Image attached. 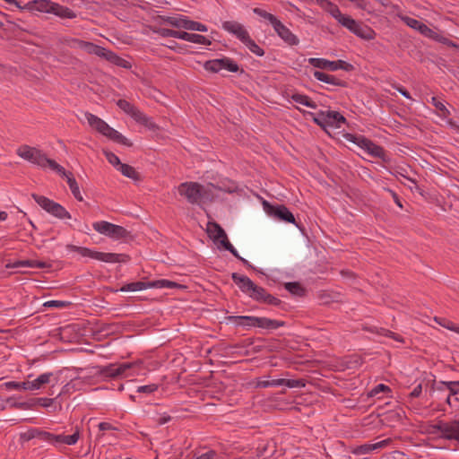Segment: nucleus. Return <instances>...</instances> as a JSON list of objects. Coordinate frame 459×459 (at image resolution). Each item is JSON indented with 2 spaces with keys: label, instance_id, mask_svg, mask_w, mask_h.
Listing matches in <instances>:
<instances>
[{
  "label": "nucleus",
  "instance_id": "obj_1",
  "mask_svg": "<svg viewBox=\"0 0 459 459\" xmlns=\"http://www.w3.org/2000/svg\"><path fill=\"white\" fill-rule=\"evenodd\" d=\"M316 4L327 12L338 23L363 39H373L375 32L368 26H363L349 15L342 14L339 7L329 0H316Z\"/></svg>",
  "mask_w": 459,
  "mask_h": 459
},
{
  "label": "nucleus",
  "instance_id": "obj_2",
  "mask_svg": "<svg viewBox=\"0 0 459 459\" xmlns=\"http://www.w3.org/2000/svg\"><path fill=\"white\" fill-rule=\"evenodd\" d=\"M217 189L232 193L235 191V186H232L227 188H222L221 186H216L213 184H207L204 186L196 182H184L178 187L179 195L184 196L187 202L192 204H199L202 200H212L213 190Z\"/></svg>",
  "mask_w": 459,
  "mask_h": 459
},
{
  "label": "nucleus",
  "instance_id": "obj_3",
  "mask_svg": "<svg viewBox=\"0 0 459 459\" xmlns=\"http://www.w3.org/2000/svg\"><path fill=\"white\" fill-rule=\"evenodd\" d=\"M231 278L239 290L253 300L269 305L280 303L277 298L269 294L263 287L255 284L247 276L233 273Z\"/></svg>",
  "mask_w": 459,
  "mask_h": 459
},
{
  "label": "nucleus",
  "instance_id": "obj_4",
  "mask_svg": "<svg viewBox=\"0 0 459 459\" xmlns=\"http://www.w3.org/2000/svg\"><path fill=\"white\" fill-rule=\"evenodd\" d=\"M16 154L24 160L41 169L48 167L56 173H64L63 166L59 165L54 160L48 159L47 155L38 148L23 144L16 150Z\"/></svg>",
  "mask_w": 459,
  "mask_h": 459
},
{
  "label": "nucleus",
  "instance_id": "obj_5",
  "mask_svg": "<svg viewBox=\"0 0 459 459\" xmlns=\"http://www.w3.org/2000/svg\"><path fill=\"white\" fill-rule=\"evenodd\" d=\"M84 117L88 124L101 134L120 144L126 146L132 145V143L126 137H125L116 129L109 126L104 120H102L99 117L88 112L84 114Z\"/></svg>",
  "mask_w": 459,
  "mask_h": 459
},
{
  "label": "nucleus",
  "instance_id": "obj_6",
  "mask_svg": "<svg viewBox=\"0 0 459 459\" xmlns=\"http://www.w3.org/2000/svg\"><path fill=\"white\" fill-rule=\"evenodd\" d=\"M207 233L209 237L214 242H220L221 245L229 252H230L237 259L241 261L244 265L248 268L255 269L254 266L245 258L240 256L237 249L233 247V245L229 241L227 234L225 230L217 223V222H208L207 223Z\"/></svg>",
  "mask_w": 459,
  "mask_h": 459
},
{
  "label": "nucleus",
  "instance_id": "obj_7",
  "mask_svg": "<svg viewBox=\"0 0 459 459\" xmlns=\"http://www.w3.org/2000/svg\"><path fill=\"white\" fill-rule=\"evenodd\" d=\"M66 249L70 252H77L83 257H90L105 263H121L125 261L124 258L126 257V255L122 254L98 252L87 247H77L74 245H67Z\"/></svg>",
  "mask_w": 459,
  "mask_h": 459
},
{
  "label": "nucleus",
  "instance_id": "obj_8",
  "mask_svg": "<svg viewBox=\"0 0 459 459\" xmlns=\"http://www.w3.org/2000/svg\"><path fill=\"white\" fill-rule=\"evenodd\" d=\"M31 196L35 200V202L44 211H46L48 213L51 214L52 216L59 219V220H65V219L72 218L70 212L60 204L56 203L53 200H51L44 195L32 194Z\"/></svg>",
  "mask_w": 459,
  "mask_h": 459
},
{
  "label": "nucleus",
  "instance_id": "obj_9",
  "mask_svg": "<svg viewBox=\"0 0 459 459\" xmlns=\"http://www.w3.org/2000/svg\"><path fill=\"white\" fill-rule=\"evenodd\" d=\"M117 105L126 115L131 117L136 123L143 125L152 130L156 128V125L153 120L129 101L126 100H118Z\"/></svg>",
  "mask_w": 459,
  "mask_h": 459
},
{
  "label": "nucleus",
  "instance_id": "obj_10",
  "mask_svg": "<svg viewBox=\"0 0 459 459\" xmlns=\"http://www.w3.org/2000/svg\"><path fill=\"white\" fill-rule=\"evenodd\" d=\"M344 138L359 148L365 150L368 154L376 158H383L385 154L384 149L374 143L371 140L360 134H346Z\"/></svg>",
  "mask_w": 459,
  "mask_h": 459
},
{
  "label": "nucleus",
  "instance_id": "obj_11",
  "mask_svg": "<svg viewBox=\"0 0 459 459\" xmlns=\"http://www.w3.org/2000/svg\"><path fill=\"white\" fill-rule=\"evenodd\" d=\"M157 32L164 38L171 37L199 45L209 46L212 43L211 39H207L205 36L195 33H189L186 31L160 28Z\"/></svg>",
  "mask_w": 459,
  "mask_h": 459
},
{
  "label": "nucleus",
  "instance_id": "obj_12",
  "mask_svg": "<svg viewBox=\"0 0 459 459\" xmlns=\"http://www.w3.org/2000/svg\"><path fill=\"white\" fill-rule=\"evenodd\" d=\"M313 121L322 127L341 128L346 122V118L338 111H320Z\"/></svg>",
  "mask_w": 459,
  "mask_h": 459
},
{
  "label": "nucleus",
  "instance_id": "obj_13",
  "mask_svg": "<svg viewBox=\"0 0 459 459\" xmlns=\"http://www.w3.org/2000/svg\"><path fill=\"white\" fill-rule=\"evenodd\" d=\"M94 230L113 239H121L126 237L127 230L119 225L106 221H96L92 224Z\"/></svg>",
  "mask_w": 459,
  "mask_h": 459
},
{
  "label": "nucleus",
  "instance_id": "obj_14",
  "mask_svg": "<svg viewBox=\"0 0 459 459\" xmlns=\"http://www.w3.org/2000/svg\"><path fill=\"white\" fill-rule=\"evenodd\" d=\"M431 433L438 437L459 441V421L439 422L431 427Z\"/></svg>",
  "mask_w": 459,
  "mask_h": 459
},
{
  "label": "nucleus",
  "instance_id": "obj_15",
  "mask_svg": "<svg viewBox=\"0 0 459 459\" xmlns=\"http://www.w3.org/2000/svg\"><path fill=\"white\" fill-rule=\"evenodd\" d=\"M263 205L265 212L269 216L288 223H293L297 225L294 215L285 205H272L266 201L263 203Z\"/></svg>",
  "mask_w": 459,
  "mask_h": 459
},
{
  "label": "nucleus",
  "instance_id": "obj_16",
  "mask_svg": "<svg viewBox=\"0 0 459 459\" xmlns=\"http://www.w3.org/2000/svg\"><path fill=\"white\" fill-rule=\"evenodd\" d=\"M308 63L314 67L326 69L329 71L344 70L350 71L352 65L343 60L330 61L325 58L310 57Z\"/></svg>",
  "mask_w": 459,
  "mask_h": 459
},
{
  "label": "nucleus",
  "instance_id": "obj_17",
  "mask_svg": "<svg viewBox=\"0 0 459 459\" xmlns=\"http://www.w3.org/2000/svg\"><path fill=\"white\" fill-rule=\"evenodd\" d=\"M81 437V430L76 426L71 435L65 433L56 434L55 447L61 450L65 446H74Z\"/></svg>",
  "mask_w": 459,
  "mask_h": 459
},
{
  "label": "nucleus",
  "instance_id": "obj_18",
  "mask_svg": "<svg viewBox=\"0 0 459 459\" xmlns=\"http://www.w3.org/2000/svg\"><path fill=\"white\" fill-rule=\"evenodd\" d=\"M277 35L289 46H297L299 43L298 37L293 34L280 20L273 26Z\"/></svg>",
  "mask_w": 459,
  "mask_h": 459
},
{
  "label": "nucleus",
  "instance_id": "obj_19",
  "mask_svg": "<svg viewBox=\"0 0 459 459\" xmlns=\"http://www.w3.org/2000/svg\"><path fill=\"white\" fill-rule=\"evenodd\" d=\"M222 29L228 31L229 33L234 35L236 38H238L242 43L247 39V38L249 36L247 30L245 29V27L234 21H227L222 23Z\"/></svg>",
  "mask_w": 459,
  "mask_h": 459
},
{
  "label": "nucleus",
  "instance_id": "obj_20",
  "mask_svg": "<svg viewBox=\"0 0 459 459\" xmlns=\"http://www.w3.org/2000/svg\"><path fill=\"white\" fill-rule=\"evenodd\" d=\"M455 381H441L438 383L437 389H443L445 387L449 391V394L446 398V403L450 406L459 407V386H454Z\"/></svg>",
  "mask_w": 459,
  "mask_h": 459
},
{
  "label": "nucleus",
  "instance_id": "obj_21",
  "mask_svg": "<svg viewBox=\"0 0 459 459\" xmlns=\"http://www.w3.org/2000/svg\"><path fill=\"white\" fill-rule=\"evenodd\" d=\"M58 376L53 372H45L38 376L34 380L30 381L31 391L39 390L43 385L53 383L55 385L58 382Z\"/></svg>",
  "mask_w": 459,
  "mask_h": 459
},
{
  "label": "nucleus",
  "instance_id": "obj_22",
  "mask_svg": "<svg viewBox=\"0 0 459 459\" xmlns=\"http://www.w3.org/2000/svg\"><path fill=\"white\" fill-rule=\"evenodd\" d=\"M390 442L391 440L389 438H386L376 443L364 444L356 447L354 450V454L359 455H366L374 450L385 447Z\"/></svg>",
  "mask_w": 459,
  "mask_h": 459
},
{
  "label": "nucleus",
  "instance_id": "obj_23",
  "mask_svg": "<svg viewBox=\"0 0 459 459\" xmlns=\"http://www.w3.org/2000/svg\"><path fill=\"white\" fill-rule=\"evenodd\" d=\"M130 363H123L120 365H109L103 368L100 373L107 377H116L118 376L125 375L126 370L132 368Z\"/></svg>",
  "mask_w": 459,
  "mask_h": 459
},
{
  "label": "nucleus",
  "instance_id": "obj_24",
  "mask_svg": "<svg viewBox=\"0 0 459 459\" xmlns=\"http://www.w3.org/2000/svg\"><path fill=\"white\" fill-rule=\"evenodd\" d=\"M249 320L255 322L254 327L262 329H277L284 325V322L282 321L270 319L267 317L255 316V318H251Z\"/></svg>",
  "mask_w": 459,
  "mask_h": 459
},
{
  "label": "nucleus",
  "instance_id": "obj_25",
  "mask_svg": "<svg viewBox=\"0 0 459 459\" xmlns=\"http://www.w3.org/2000/svg\"><path fill=\"white\" fill-rule=\"evenodd\" d=\"M54 3L50 0H32L27 4V7L32 11L51 13Z\"/></svg>",
  "mask_w": 459,
  "mask_h": 459
},
{
  "label": "nucleus",
  "instance_id": "obj_26",
  "mask_svg": "<svg viewBox=\"0 0 459 459\" xmlns=\"http://www.w3.org/2000/svg\"><path fill=\"white\" fill-rule=\"evenodd\" d=\"M313 76L317 81L325 82L327 84L333 85V86H345V82L337 78L334 75L321 72V71H314Z\"/></svg>",
  "mask_w": 459,
  "mask_h": 459
},
{
  "label": "nucleus",
  "instance_id": "obj_27",
  "mask_svg": "<svg viewBox=\"0 0 459 459\" xmlns=\"http://www.w3.org/2000/svg\"><path fill=\"white\" fill-rule=\"evenodd\" d=\"M61 177L65 178L66 179V182L69 186V188L74 196L76 200L79 202H82L83 200V197L81 194L79 186L75 180V178L73 177L72 173L66 172V170L64 169V173H57Z\"/></svg>",
  "mask_w": 459,
  "mask_h": 459
},
{
  "label": "nucleus",
  "instance_id": "obj_28",
  "mask_svg": "<svg viewBox=\"0 0 459 459\" xmlns=\"http://www.w3.org/2000/svg\"><path fill=\"white\" fill-rule=\"evenodd\" d=\"M82 50L90 55H95L104 59L108 51V49L89 41H85Z\"/></svg>",
  "mask_w": 459,
  "mask_h": 459
},
{
  "label": "nucleus",
  "instance_id": "obj_29",
  "mask_svg": "<svg viewBox=\"0 0 459 459\" xmlns=\"http://www.w3.org/2000/svg\"><path fill=\"white\" fill-rule=\"evenodd\" d=\"M164 21L170 24L173 27L178 28V29H185L188 30V24L190 20L184 15H178V16H169L164 19Z\"/></svg>",
  "mask_w": 459,
  "mask_h": 459
},
{
  "label": "nucleus",
  "instance_id": "obj_30",
  "mask_svg": "<svg viewBox=\"0 0 459 459\" xmlns=\"http://www.w3.org/2000/svg\"><path fill=\"white\" fill-rule=\"evenodd\" d=\"M53 14L63 19L75 18V13L68 7L63 6L57 3H54L52 13Z\"/></svg>",
  "mask_w": 459,
  "mask_h": 459
},
{
  "label": "nucleus",
  "instance_id": "obj_31",
  "mask_svg": "<svg viewBox=\"0 0 459 459\" xmlns=\"http://www.w3.org/2000/svg\"><path fill=\"white\" fill-rule=\"evenodd\" d=\"M149 284H150V281H134V282H130V283H127V284H125L124 286H122L120 288V291H122V292H129V291L134 292V291L143 290L150 289Z\"/></svg>",
  "mask_w": 459,
  "mask_h": 459
},
{
  "label": "nucleus",
  "instance_id": "obj_32",
  "mask_svg": "<svg viewBox=\"0 0 459 459\" xmlns=\"http://www.w3.org/2000/svg\"><path fill=\"white\" fill-rule=\"evenodd\" d=\"M291 100L298 104L308 107L313 109L317 108L316 103L305 94H299V93L292 94Z\"/></svg>",
  "mask_w": 459,
  "mask_h": 459
},
{
  "label": "nucleus",
  "instance_id": "obj_33",
  "mask_svg": "<svg viewBox=\"0 0 459 459\" xmlns=\"http://www.w3.org/2000/svg\"><path fill=\"white\" fill-rule=\"evenodd\" d=\"M105 59L120 67L128 68L130 66L128 61L110 50L108 51Z\"/></svg>",
  "mask_w": 459,
  "mask_h": 459
},
{
  "label": "nucleus",
  "instance_id": "obj_34",
  "mask_svg": "<svg viewBox=\"0 0 459 459\" xmlns=\"http://www.w3.org/2000/svg\"><path fill=\"white\" fill-rule=\"evenodd\" d=\"M117 170L122 173L125 177L137 180L139 178V174L135 170V169L128 164L122 163L118 168Z\"/></svg>",
  "mask_w": 459,
  "mask_h": 459
},
{
  "label": "nucleus",
  "instance_id": "obj_35",
  "mask_svg": "<svg viewBox=\"0 0 459 459\" xmlns=\"http://www.w3.org/2000/svg\"><path fill=\"white\" fill-rule=\"evenodd\" d=\"M418 31L420 34H422L423 36H425V37H427L429 39H435V40H437V41H443V38L441 36H439V34L437 32H436L435 30L430 29L429 27H428L423 22L419 27V30Z\"/></svg>",
  "mask_w": 459,
  "mask_h": 459
},
{
  "label": "nucleus",
  "instance_id": "obj_36",
  "mask_svg": "<svg viewBox=\"0 0 459 459\" xmlns=\"http://www.w3.org/2000/svg\"><path fill=\"white\" fill-rule=\"evenodd\" d=\"M281 385H283L282 378L269 379L268 377H264L259 379L256 384V386L260 388L277 387Z\"/></svg>",
  "mask_w": 459,
  "mask_h": 459
},
{
  "label": "nucleus",
  "instance_id": "obj_37",
  "mask_svg": "<svg viewBox=\"0 0 459 459\" xmlns=\"http://www.w3.org/2000/svg\"><path fill=\"white\" fill-rule=\"evenodd\" d=\"M150 289H172L177 283L169 280L161 279L150 281Z\"/></svg>",
  "mask_w": 459,
  "mask_h": 459
},
{
  "label": "nucleus",
  "instance_id": "obj_38",
  "mask_svg": "<svg viewBox=\"0 0 459 459\" xmlns=\"http://www.w3.org/2000/svg\"><path fill=\"white\" fill-rule=\"evenodd\" d=\"M243 44L255 55L257 56H263L264 55V51L262 48H260L251 38L248 36L247 39L243 42Z\"/></svg>",
  "mask_w": 459,
  "mask_h": 459
},
{
  "label": "nucleus",
  "instance_id": "obj_39",
  "mask_svg": "<svg viewBox=\"0 0 459 459\" xmlns=\"http://www.w3.org/2000/svg\"><path fill=\"white\" fill-rule=\"evenodd\" d=\"M253 12H254V13L257 14L258 16L268 21L272 24L273 27L279 21L276 16H274L273 14H272L270 13H267L266 11H264L263 9L254 8Z\"/></svg>",
  "mask_w": 459,
  "mask_h": 459
},
{
  "label": "nucleus",
  "instance_id": "obj_40",
  "mask_svg": "<svg viewBox=\"0 0 459 459\" xmlns=\"http://www.w3.org/2000/svg\"><path fill=\"white\" fill-rule=\"evenodd\" d=\"M431 103L436 107L439 112V116L442 117H447L450 115L449 110L446 108L445 104L437 100L436 97L431 98Z\"/></svg>",
  "mask_w": 459,
  "mask_h": 459
},
{
  "label": "nucleus",
  "instance_id": "obj_41",
  "mask_svg": "<svg viewBox=\"0 0 459 459\" xmlns=\"http://www.w3.org/2000/svg\"><path fill=\"white\" fill-rule=\"evenodd\" d=\"M221 64H223V62L221 61V59L209 60L204 64V68L207 71L218 73L222 70Z\"/></svg>",
  "mask_w": 459,
  "mask_h": 459
},
{
  "label": "nucleus",
  "instance_id": "obj_42",
  "mask_svg": "<svg viewBox=\"0 0 459 459\" xmlns=\"http://www.w3.org/2000/svg\"><path fill=\"white\" fill-rule=\"evenodd\" d=\"M381 393L389 394L391 393V389L388 385H385L384 384H378L368 392V396L380 398L378 394Z\"/></svg>",
  "mask_w": 459,
  "mask_h": 459
},
{
  "label": "nucleus",
  "instance_id": "obj_43",
  "mask_svg": "<svg viewBox=\"0 0 459 459\" xmlns=\"http://www.w3.org/2000/svg\"><path fill=\"white\" fill-rule=\"evenodd\" d=\"M222 70H227L231 73H237L238 71V65L233 60L228 57L221 58Z\"/></svg>",
  "mask_w": 459,
  "mask_h": 459
},
{
  "label": "nucleus",
  "instance_id": "obj_44",
  "mask_svg": "<svg viewBox=\"0 0 459 459\" xmlns=\"http://www.w3.org/2000/svg\"><path fill=\"white\" fill-rule=\"evenodd\" d=\"M39 439L48 443L49 445L55 446L56 443V434L48 432V431H40L38 432Z\"/></svg>",
  "mask_w": 459,
  "mask_h": 459
},
{
  "label": "nucleus",
  "instance_id": "obj_45",
  "mask_svg": "<svg viewBox=\"0 0 459 459\" xmlns=\"http://www.w3.org/2000/svg\"><path fill=\"white\" fill-rule=\"evenodd\" d=\"M251 318H255V316H234L233 317L235 322L238 325H239L254 327L255 326V322L248 320V319H251Z\"/></svg>",
  "mask_w": 459,
  "mask_h": 459
},
{
  "label": "nucleus",
  "instance_id": "obj_46",
  "mask_svg": "<svg viewBox=\"0 0 459 459\" xmlns=\"http://www.w3.org/2000/svg\"><path fill=\"white\" fill-rule=\"evenodd\" d=\"M400 19L407 25L409 26L410 28L415 30H419V27L421 25V22L417 20V19H414V18H411V17H409V16H405V15H402L400 16Z\"/></svg>",
  "mask_w": 459,
  "mask_h": 459
},
{
  "label": "nucleus",
  "instance_id": "obj_47",
  "mask_svg": "<svg viewBox=\"0 0 459 459\" xmlns=\"http://www.w3.org/2000/svg\"><path fill=\"white\" fill-rule=\"evenodd\" d=\"M283 385L289 388H301L306 385L302 379H284L282 378Z\"/></svg>",
  "mask_w": 459,
  "mask_h": 459
},
{
  "label": "nucleus",
  "instance_id": "obj_48",
  "mask_svg": "<svg viewBox=\"0 0 459 459\" xmlns=\"http://www.w3.org/2000/svg\"><path fill=\"white\" fill-rule=\"evenodd\" d=\"M87 378H88L87 377H75V378L72 379L71 382L74 384L73 385L74 390V391L83 390L85 387V385L89 383L86 380Z\"/></svg>",
  "mask_w": 459,
  "mask_h": 459
},
{
  "label": "nucleus",
  "instance_id": "obj_49",
  "mask_svg": "<svg viewBox=\"0 0 459 459\" xmlns=\"http://www.w3.org/2000/svg\"><path fill=\"white\" fill-rule=\"evenodd\" d=\"M104 155H105L107 160L111 165H113L115 168L117 169L122 164V162L120 161L119 158L116 154H114L113 152L105 151L104 152Z\"/></svg>",
  "mask_w": 459,
  "mask_h": 459
},
{
  "label": "nucleus",
  "instance_id": "obj_50",
  "mask_svg": "<svg viewBox=\"0 0 459 459\" xmlns=\"http://www.w3.org/2000/svg\"><path fill=\"white\" fill-rule=\"evenodd\" d=\"M188 30H195V31H201V32H206L208 30L206 25L200 23L198 22H195L190 20L188 24Z\"/></svg>",
  "mask_w": 459,
  "mask_h": 459
},
{
  "label": "nucleus",
  "instance_id": "obj_51",
  "mask_svg": "<svg viewBox=\"0 0 459 459\" xmlns=\"http://www.w3.org/2000/svg\"><path fill=\"white\" fill-rule=\"evenodd\" d=\"M158 389V385L150 384L145 385H140L137 387L138 393L152 394Z\"/></svg>",
  "mask_w": 459,
  "mask_h": 459
},
{
  "label": "nucleus",
  "instance_id": "obj_52",
  "mask_svg": "<svg viewBox=\"0 0 459 459\" xmlns=\"http://www.w3.org/2000/svg\"><path fill=\"white\" fill-rule=\"evenodd\" d=\"M85 44L84 40L78 39H73L69 42H67V45L72 48H77L82 50V48Z\"/></svg>",
  "mask_w": 459,
  "mask_h": 459
},
{
  "label": "nucleus",
  "instance_id": "obj_53",
  "mask_svg": "<svg viewBox=\"0 0 459 459\" xmlns=\"http://www.w3.org/2000/svg\"><path fill=\"white\" fill-rule=\"evenodd\" d=\"M66 305H67V303L65 301H62V300H49L44 304V306H46V307H59V308L65 307Z\"/></svg>",
  "mask_w": 459,
  "mask_h": 459
},
{
  "label": "nucleus",
  "instance_id": "obj_54",
  "mask_svg": "<svg viewBox=\"0 0 459 459\" xmlns=\"http://www.w3.org/2000/svg\"><path fill=\"white\" fill-rule=\"evenodd\" d=\"M285 288L293 294H299L300 290V286L297 282H287Z\"/></svg>",
  "mask_w": 459,
  "mask_h": 459
},
{
  "label": "nucleus",
  "instance_id": "obj_55",
  "mask_svg": "<svg viewBox=\"0 0 459 459\" xmlns=\"http://www.w3.org/2000/svg\"><path fill=\"white\" fill-rule=\"evenodd\" d=\"M217 454L213 450L206 451L198 456L195 457V459H216Z\"/></svg>",
  "mask_w": 459,
  "mask_h": 459
},
{
  "label": "nucleus",
  "instance_id": "obj_56",
  "mask_svg": "<svg viewBox=\"0 0 459 459\" xmlns=\"http://www.w3.org/2000/svg\"><path fill=\"white\" fill-rule=\"evenodd\" d=\"M98 428L100 431H103V432L117 429V428L114 427L111 423L106 422V421L99 423Z\"/></svg>",
  "mask_w": 459,
  "mask_h": 459
},
{
  "label": "nucleus",
  "instance_id": "obj_57",
  "mask_svg": "<svg viewBox=\"0 0 459 459\" xmlns=\"http://www.w3.org/2000/svg\"><path fill=\"white\" fill-rule=\"evenodd\" d=\"M31 264V260L18 261L13 264H7L8 268H19V267H29Z\"/></svg>",
  "mask_w": 459,
  "mask_h": 459
},
{
  "label": "nucleus",
  "instance_id": "obj_58",
  "mask_svg": "<svg viewBox=\"0 0 459 459\" xmlns=\"http://www.w3.org/2000/svg\"><path fill=\"white\" fill-rule=\"evenodd\" d=\"M421 392H422V385H421V384H419L410 393L409 397L410 398H417L420 395Z\"/></svg>",
  "mask_w": 459,
  "mask_h": 459
},
{
  "label": "nucleus",
  "instance_id": "obj_59",
  "mask_svg": "<svg viewBox=\"0 0 459 459\" xmlns=\"http://www.w3.org/2000/svg\"><path fill=\"white\" fill-rule=\"evenodd\" d=\"M73 383L70 381L68 382L66 385H65L61 390V393L59 394V395L61 394H71L73 392H75L74 390V386H73Z\"/></svg>",
  "mask_w": 459,
  "mask_h": 459
},
{
  "label": "nucleus",
  "instance_id": "obj_60",
  "mask_svg": "<svg viewBox=\"0 0 459 459\" xmlns=\"http://www.w3.org/2000/svg\"><path fill=\"white\" fill-rule=\"evenodd\" d=\"M394 88L399 91L404 98L411 100V96L409 91L401 85H394Z\"/></svg>",
  "mask_w": 459,
  "mask_h": 459
},
{
  "label": "nucleus",
  "instance_id": "obj_61",
  "mask_svg": "<svg viewBox=\"0 0 459 459\" xmlns=\"http://www.w3.org/2000/svg\"><path fill=\"white\" fill-rule=\"evenodd\" d=\"M38 432H39V430H38V429L29 430L28 432H26L24 434V437L27 440H30V439H32V438H39Z\"/></svg>",
  "mask_w": 459,
  "mask_h": 459
},
{
  "label": "nucleus",
  "instance_id": "obj_62",
  "mask_svg": "<svg viewBox=\"0 0 459 459\" xmlns=\"http://www.w3.org/2000/svg\"><path fill=\"white\" fill-rule=\"evenodd\" d=\"M18 390L31 391L30 381L18 382Z\"/></svg>",
  "mask_w": 459,
  "mask_h": 459
},
{
  "label": "nucleus",
  "instance_id": "obj_63",
  "mask_svg": "<svg viewBox=\"0 0 459 459\" xmlns=\"http://www.w3.org/2000/svg\"><path fill=\"white\" fill-rule=\"evenodd\" d=\"M45 266H46V264L44 262H39V261H36V260H31V264H29V268L41 269V268H45Z\"/></svg>",
  "mask_w": 459,
  "mask_h": 459
},
{
  "label": "nucleus",
  "instance_id": "obj_64",
  "mask_svg": "<svg viewBox=\"0 0 459 459\" xmlns=\"http://www.w3.org/2000/svg\"><path fill=\"white\" fill-rule=\"evenodd\" d=\"M39 403L43 407H48L53 403V399L51 398H39Z\"/></svg>",
  "mask_w": 459,
  "mask_h": 459
}]
</instances>
